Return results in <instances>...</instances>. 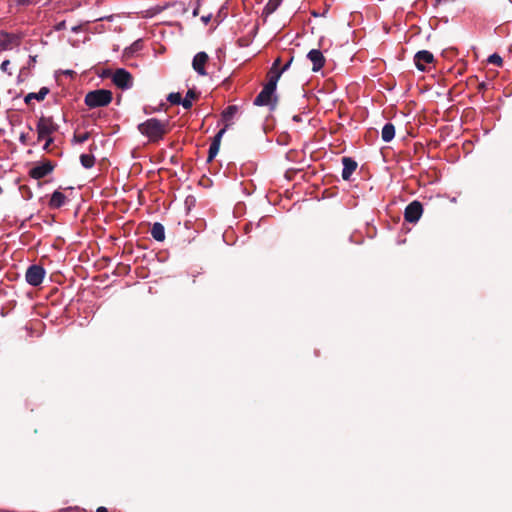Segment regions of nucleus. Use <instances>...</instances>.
<instances>
[{"label":"nucleus","mask_w":512,"mask_h":512,"mask_svg":"<svg viewBox=\"0 0 512 512\" xmlns=\"http://www.w3.org/2000/svg\"><path fill=\"white\" fill-rule=\"evenodd\" d=\"M279 80V74L273 75L269 80L262 91L258 94V96L254 100V104L258 106H270L271 109H274L276 106V97L274 95L276 90V85Z\"/></svg>","instance_id":"nucleus-1"},{"label":"nucleus","mask_w":512,"mask_h":512,"mask_svg":"<svg viewBox=\"0 0 512 512\" xmlns=\"http://www.w3.org/2000/svg\"><path fill=\"white\" fill-rule=\"evenodd\" d=\"M139 131L152 141H157L166 133V124L151 118L138 126Z\"/></svg>","instance_id":"nucleus-2"},{"label":"nucleus","mask_w":512,"mask_h":512,"mask_svg":"<svg viewBox=\"0 0 512 512\" xmlns=\"http://www.w3.org/2000/svg\"><path fill=\"white\" fill-rule=\"evenodd\" d=\"M111 101L112 93L104 89L91 91L85 96V104L90 108L106 106Z\"/></svg>","instance_id":"nucleus-3"},{"label":"nucleus","mask_w":512,"mask_h":512,"mask_svg":"<svg viewBox=\"0 0 512 512\" xmlns=\"http://www.w3.org/2000/svg\"><path fill=\"white\" fill-rule=\"evenodd\" d=\"M58 126L51 117H41L37 124L38 141L52 136L56 132Z\"/></svg>","instance_id":"nucleus-4"},{"label":"nucleus","mask_w":512,"mask_h":512,"mask_svg":"<svg viewBox=\"0 0 512 512\" xmlns=\"http://www.w3.org/2000/svg\"><path fill=\"white\" fill-rule=\"evenodd\" d=\"M21 37L17 34L0 32V53L20 45Z\"/></svg>","instance_id":"nucleus-5"},{"label":"nucleus","mask_w":512,"mask_h":512,"mask_svg":"<svg viewBox=\"0 0 512 512\" xmlns=\"http://www.w3.org/2000/svg\"><path fill=\"white\" fill-rule=\"evenodd\" d=\"M113 83L120 89H129L132 87V75L125 69H117L112 76Z\"/></svg>","instance_id":"nucleus-6"},{"label":"nucleus","mask_w":512,"mask_h":512,"mask_svg":"<svg viewBox=\"0 0 512 512\" xmlns=\"http://www.w3.org/2000/svg\"><path fill=\"white\" fill-rule=\"evenodd\" d=\"M45 270L39 265L30 266L25 274V278L28 284L32 286H39L44 279Z\"/></svg>","instance_id":"nucleus-7"},{"label":"nucleus","mask_w":512,"mask_h":512,"mask_svg":"<svg viewBox=\"0 0 512 512\" xmlns=\"http://www.w3.org/2000/svg\"><path fill=\"white\" fill-rule=\"evenodd\" d=\"M423 213V208L420 202L413 201L405 209V220L410 223L417 222Z\"/></svg>","instance_id":"nucleus-8"},{"label":"nucleus","mask_w":512,"mask_h":512,"mask_svg":"<svg viewBox=\"0 0 512 512\" xmlns=\"http://www.w3.org/2000/svg\"><path fill=\"white\" fill-rule=\"evenodd\" d=\"M208 61V55L205 52L197 53L192 61L193 69L201 76H205V65Z\"/></svg>","instance_id":"nucleus-9"},{"label":"nucleus","mask_w":512,"mask_h":512,"mask_svg":"<svg viewBox=\"0 0 512 512\" xmlns=\"http://www.w3.org/2000/svg\"><path fill=\"white\" fill-rule=\"evenodd\" d=\"M433 60V54L427 50L417 52L414 58L416 67L421 71H424L425 65L431 63Z\"/></svg>","instance_id":"nucleus-10"},{"label":"nucleus","mask_w":512,"mask_h":512,"mask_svg":"<svg viewBox=\"0 0 512 512\" xmlns=\"http://www.w3.org/2000/svg\"><path fill=\"white\" fill-rule=\"evenodd\" d=\"M53 170V165L50 162H45L40 165L35 166L31 169L30 175L34 179H41L51 173Z\"/></svg>","instance_id":"nucleus-11"},{"label":"nucleus","mask_w":512,"mask_h":512,"mask_svg":"<svg viewBox=\"0 0 512 512\" xmlns=\"http://www.w3.org/2000/svg\"><path fill=\"white\" fill-rule=\"evenodd\" d=\"M307 57L313 64L312 70L314 72L319 71L325 63L324 56L322 52L318 49H312L311 51H309Z\"/></svg>","instance_id":"nucleus-12"},{"label":"nucleus","mask_w":512,"mask_h":512,"mask_svg":"<svg viewBox=\"0 0 512 512\" xmlns=\"http://www.w3.org/2000/svg\"><path fill=\"white\" fill-rule=\"evenodd\" d=\"M343 170H342V178L344 180H348L352 173L356 170L357 163L351 158L344 157L342 159Z\"/></svg>","instance_id":"nucleus-13"},{"label":"nucleus","mask_w":512,"mask_h":512,"mask_svg":"<svg viewBox=\"0 0 512 512\" xmlns=\"http://www.w3.org/2000/svg\"><path fill=\"white\" fill-rule=\"evenodd\" d=\"M65 201L66 196L62 192L55 191L51 196L49 204L52 208H59L64 205Z\"/></svg>","instance_id":"nucleus-14"},{"label":"nucleus","mask_w":512,"mask_h":512,"mask_svg":"<svg viewBox=\"0 0 512 512\" xmlns=\"http://www.w3.org/2000/svg\"><path fill=\"white\" fill-rule=\"evenodd\" d=\"M395 136V127L391 123H387L382 128L381 137L384 142H390Z\"/></svg>","instance_id":"nucleus-15"},{"label":"nucleus","mask_w":512,"mask_h":512,"mask_svg":"<svg viewBox=\"0 0 512 512\" xmlns=\"http://www.w3.org/2000/svg\"><path fill=\"white\" fill-rule=\"evenodd\" d=\"M151 235L157 241H163L165 239V229L161 223H154L151 228Z\"/></svg>","instance_id":"nucleus-16"},{"label":"nucleus","mask_w":512,"mask_h":512,"mask_svg":"<svg viewBox=\"0 0 512 512\" xmlns=\"http://www.w3.org/2000/svg\"><path fill=\"white\" fill-rule=\"evenodd\" d=\"M49 93L48 88L42 87L37 93H29L25 97V102L29 103L32 99H36L38 101L44 100L46 95Z\"/></svg>","instance_id":"nucleus-17"},{"label":"nucleus","mask_w":512,"mask_h":512,"mask_svg":"<svg viewBox=\"0 0 512 512\" xmlns=\"http://www.w3.org/2000/svg\"><path fill=\"white\" fill-rule=\"evenodd\" d=\"M80 162L84 168H91L95 164V157L92 154H82L80 156Z\"/></svg>","instance_id":"nucleus-18"},{"label":"nucleus","mask_w":512,"mask_h":512,"mask_svg":"<svg viewBox=\"0 0 512 512\" xmlns=\"http://www.w3.org/2000/svg\"><path fill=\"white\" fill-rule=\"evenodd\" d=\"M196 98V93L192 90H189L183 100H181V104L185 109H189L192 106L193 101Z\"/></svg>","instance_id":"nucleus-19"},{"label":"nucleus","mask_w":512,"mask_h":512,"mask_svg":"<svg viewBox=\"0 0 512 512\" xmlns=\"http://www.w3.org/2000/svg\"><path fill=\"white\" fill-rule=\"evenodd\" d=\"M280 62H281L280 58H277V59L274 61L273 65H272V67H271V69H270V71H269V74H268L269 79H270L273 75H275V74H279V78L281 77V75H282V71H281V68L279 67V66H280Z\"/></svg>","instance_id":"nucleus-20"},{"label":"nucleus","mask_w":512,"mask_h":512,"mask_svg":"<svg viewBox=\"0 0 512 512\" xmlns=\"http://www.w3.org/2000/svg\"><path fill=\"white\" fill-rule=\"evenodd\" d=\"M89 137H90V134L88 132L75 134L73 137V142L82 144V143L86 142L89 139Z\"/></svg>","instance_id":"nucleus-21"},{"label":"nucleus","mask_w":512,"mask_h":512,"mask_svg":"<svg viewBox=\"0 0 512 512\" xmlns=\"http://www.w3.org/2000/svg\"><path fill=\"white\" fill-rule=\"evenodd\" d=\"M140 47V41H135L129 48L125 49L124 54L126 56H131L133 53L137 52Z\"/></svg>","instance_id":"nucleus-22"},{"label":"nucleus","mask_w":512,"mask_h":512,"mask_svg":"<svg viewBox=\"0 0 512 512\" xmlns=\"http://www.w3.org/2000/svg\"><path fill=\"white\" fill-rule=\"evenodd\" d=\"M219 148H220V145H218L217 143H211L210 147H209V155H208V160H212L216 155L217 153L219 152Z\"/></svg>","instance_id":"nucleus-23"},{"label":"nucleus","mask_w":512,"mask_h":512,"mask_svg":"<svg viewBox=\"0 0 512 512\" xmlns=\"http://www.w3.org/2000/svg\"><path fill=\"white\" fill-rule=\"evenodd\" d=\"M488 62L490 64L501 66L502 65V58L498 54L495 53V54H492V55L489 56Z\"/></svg>","instance_id":"nucleus-24"},{"label":"nucleus","mask_w":512,"mask_h":512,"mask_svg":"<svg viewBox=\"0 0 512 512\" xmlns=\"http://www.w3.org/2000/svg\"><path fill=\"white\" fill-rule=\"evenodd\" d=\"M168 100H169L172 104H181L182 97H181V94H180V93H171V94L168 96Z\"/></svg>","instance_id":"nucleus-25"},{"label":"nucleus","mask_w":512,"mask_h":512,"mask_svg":"<svg viewBox=\"0 0 512 512\" xmlns=\"http://www.w3.org/2000/svg\"><path fill=\"white\" fill-rule=\"evenodd\" d=\"M9 65H10V61L4 60L0 65V69L4 73H7L8 75H12V72L9 71Z\"/></svg>","instance_id":"nucleus-26"},{"label":"nucleus","mask_w":512,"mask_h":512,"mask_svg":"<svg viewBox=\"0 0 512 512\" xmlns=\"http://www.w3.org/2000/svg\"><path fill=\"white\" fill-rule=\"evenodd\" d=\"M225 131H226V130H225V128L221 129V130H220V131L215 135L214 140H213V142H212V143H217L218 145H220V143H221V139H222V137H223V135H224Z\"/></svg>","instance_id":"nucleus-27"},{"label":"nucleus","mask_w":512,"mask_h":512,"mask_svg":"<svg viewBox=\"0 0 512 512\" xmlns=\"http://www.w3.org/2000/svg\"><path fill=\"white\" fill-rule=\"evenodd\" d=\"M236 108L233 107V106H229L226 111L224 112V117L228 118V117H231L234 112H235Z\"/></svg>","instance_id":"nucleus-28"},{"label":"nucleus","mask_w":512,"mask_h":512,"mask_svg":"<svg viewBox=\"0 0 512 512\" xmlns=\"http://www.w3.org/2000/svg\"><path fill=\"white\" fill-rule=\"evenodd\" d=\"M44 140H45V144L43 146V149L48 150L49 146L53 143V138H52V136H48Z\"/></svg>","instance_id":"nucleus-29"},{"label":"nucleus","mask_w":512,"mask_h":512,"mask_svg":"<svg viewBox=\"0 0 512 512\" xmlns=\"http://www.w3.org/2000/svg\"><path fill=\"white\" fill-rule=\"evenodd\" d=\"M291 62H292V58L283 67H281L282 73L285 72L289 68Z\"/></svg>","instance_id":"nucleus-30"},{"label":"nucleus","mask_w":512,"mask_h":512,"mask_svg":"<svg viewBox=\"0 0 512 512\" xmlns=\"http://www.w3.org/2000/svg\"><path fill=\"white\" fill-rule=\"evenodd\" d=\"M71 30L74 33H78L81 30V26L80 25L73 26Z\"/></svg>","instance_id":"nucleus-31"},{"label":"nucleus","mask_w":512,"mask_h":512,"mask_svg":"<svg viewBox=\"0 0 512 512\" xmlns=\"http://www.w3.org/2000/svg\"><path fill=\"white\" fill-rule=\"evenodd\" d=\"M96 512H108V510L105 507H99Z\"/></svg>","instance_id":"nucleus-32"},{"label":"nucleus","mask_w":512,"mask_h":512,"mask_svg":"<svg viewBox=\"0 0 512 512\" xmlns=\"http://www.w3.org/2000/svg\"><path fill=\"white\" fill-rule=\"evenodd\" d=\"M293 120L296 122L302 121L301 117L299 115L293 116Z\"/></svg>","instance_id":"nucleus-33"},{"label":"nucleus","mask_w":512,"mask_h":512,"mask_svg":"<svg viewBox=\"0 0 512 512\" xmlns=\"http://www.w3.org/2000/svg\"><path fill=\"white\" fill-rule=\"evenodd\" d=\"M20 141H21L22 143H26V136H25L24 134H21V136H20Z\"/></svg>","instance_id":"nucleus-34"},{"label":"nucleus","mask_w":512,"mask_h":512,"mask_svg":"<svg viewBox=\"0 0 512 512\" xmlns=\"http://www.w3.org/2000/svg\"><path fill=\"white\" fill-rule=\"evenodd\" d=\"M202 20H203L205 23H208V22H209V20H210V16L202 17Z\"/></svg>","instance_id":"nucleus-35"},{"label":"nucleus","mask_w":512,"mask_h":512,"mask_svg":"<svg viewBox=\"0 0 512 512\" xmlns=\"http://www.w3.org/2000/svg\"><path fill=\"white\" fill-rule=\"evenodd\" d=\"M30 60L32 63H35L36 62V56H30Z\"/></svg>","instance_id":"nucleus-36"},{"label":"nucleus","mask_w":512,"mask_h":512,"mask_svg":"<svg viewBox=\"0 0 512 512\" xmlns=\"http://www.w3.org/2000/svg\"><path fill=\"white\" fill-rule=\"evenodd\" d=\"M63 26H64V22H63V23H61V24H59L58 29L63 28Z\"/></svg>","instance_id":"nucleus-37"}]
</instances>
